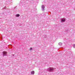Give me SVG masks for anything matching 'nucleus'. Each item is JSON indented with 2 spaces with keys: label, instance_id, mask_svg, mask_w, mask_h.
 Segmentation results:
<instances>
[{
  "label": "nucleus",
  "instance_id": "obj_6",
  "mask_svg": "<svg viewBox=\"0 0 75 75\" xmlns=\"http://www.w3.org/2000/svg\"><path fill=\"white\" fill-rule=\"evenodd\" d=\"M42 8L43 9H44V8H45V6H42Z\"/></svg>",
  "mask_w": 75,
  "mask_h": 75
},
{
  "label": "nucleus",
  "instance_id": "obj_1",
  "mask_svg": "<svg viewBox=\"0 0 75 75\" xmlns=\"http://www.w3.org/2000/svg\"><path fill=\"white\" fill-rule=\"evenodd\" d=\"M7 52H3V56H5L6 55V54H7Z\"/></svg>",
  "mask_w": 75,
  "mask_h": 75
},
{
  "label": "nucleus",
  "instance_id": "obj_2",
  "mask_svg": "<svg viewBox=\"0 0 75 75\" xmlns=\"http://www.w3.org/2000/svg\"><path fill=\"white\" fill-rule=\"evenodd\" d=\"M66 20L65 19H62L61 20V22L62 23V22H64V21H65Z\"/></svg>",
  "mask_w": 75,
  "mask_h": 75
},
{
  "label": "nucleus",
  "instance_id": "obj_7",
  "mask_svg": "<svg viewBox=\"0 0 75 75\" xmlns=\"http://www.w3.org/2000/svg\"><path fill=\"white\" fill-rule=\"evenodd\" d=\"M32 49H33V48H31L30 49V50H32Z\"/></svg>",
  "mask_w": 75,
  "mask_h": 75
},
{
  "label": "nucleus",
  "instance_id": "obj_3",
  "mask_svg": "<svg viewBox=\"0 0 75 75\" xmlns=\"http://www.w3.org/2000/svg\"><path fill=\"white\" fill-rule=\"evenodd\" d=\"M54 70V69H51V68H50L49 69V71H52Z\"/></svg>",
  "mask_w": 75,
  "mask_h": 75
},
{
  "label": "nucleus",
  "instance_id": "obj_5",
  "mask_svg": "<svg viewBox=\"0 0 75 75\" xmlns=\"http://www.w3.org/2000/svg\"><path fill=\"white\" fill-rule=\"evenodd\" d=\"M19 16H20V14H18L16 15V17H19Z\"/></svg>",
  "mask_w": 75,
  "mask_h": 75
},
{
  "label": "nucleus",
  "instance_id": "obj_4",
  "mask_svg": "<svg viewBox=\"0 0 75 75\" xmlns=\"http://www.w3.org/2000/svg\"><path fill=\"white\" fill-rule=\"evenodd\" d=\"M34 71H31V74H34Z\"/></svg>",
  "mask_w": 75,
  "mask_h": 75
}]
</instances>
